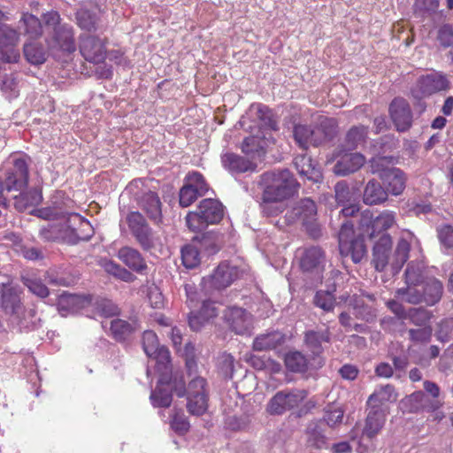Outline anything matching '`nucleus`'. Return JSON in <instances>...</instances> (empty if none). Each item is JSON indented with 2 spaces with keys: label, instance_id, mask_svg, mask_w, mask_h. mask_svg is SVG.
<instances>
[{
  "label": "nucleus",
  "instance_id": "obj_1",
  "mask_svg": "<svg viewBox=\"0 0 453 453\" xmlns=\"http://www.w3.org/2000/svg\"><path fill=\"white\" fill-rule=\"evenodd\" d=\"M258 185L263 190L262 206L267 210L271 203H280L292 197L298 190L299 184L288 169L266 172L260 175Z\"/></svg>",
  "mask_w": 453,
  "mask_h": 453
},
{
  "label": "nucleus",
  "instance_id": "obj_2",
  "mask_svg": "<svg viewBox=\"0 0 453 453\" xmlns=\"http://www.w3.org/2000/svg\"><path fill=\"white\" fill-rule=\"evenodd\" d=\"M12 166L6 171L4 181L5 191H19V196L15 197L14 205L19 211L26 210L38 204L42 196L37 191L29 194L22 193L28 183V165L26 157L12 155L10 158Z\"/></svg>",
  "mask_w": 453,
  "mask_h": 453
},
{
  "label": "nucleus",
  "instance_id": "obj_3",
  "mask_svg": "<svg viewBox=\"0 0 453 453\" xmlns=\"http://www.w3.org/2000/svg\"><path fill=\"white\" fill-rule=\"evenodd\" d=\"M338 132V122L334 118L318 117L315 124H297L293 128V137L299 148L306 150L333 140Z\"/></svg>",
  "mask_w": 453,
  "mask_h": 453
},
{
  "label": "nucleus",
  "instance_id": "obj_4",
  "mask_svg": "<svg viewBox=\"0 0 453 453\" xmlns=\"http://www.w3.org/2000/svg\"><path fill=\"white\" fill-rule=\"evenodd\" d=\"M90 228V224L77 213L64 217L58 223H48L40 229V236L47 242H73L76 239L84 238L81 232Z\"/></svg>",
  "mask_w": 453,
  "mask_h": 453
},
{
  "label": "nucleus",
  "instance_id": "obj_5",
  "mask_svg": "<svg viewBox=\"0 0 453 453\" xmlns=\"http://www.w3.org/2000/svg\"><path fill=\"white\" fill-rule=\"evenodd\" d=\"M21 292L13 287L0 285V307L10 316L12 323L20 327H27L28 319H33L35 311L33 309L26 310L21 303Z\"/></svg>",
  "mask_w": 453,
  "mask_h": 453
},
{
  "label": "nucleus",
  "instance_id": "obj_6",
  "mask_svg": "<svg viewBox=\"0 0 453 453\" xmlns=\"http://www.w3.org/2000/svg\"><path fill=\"white\" fill-rule=\"evenodd\" d=\"M339 250L342 257H350L354 263H359L366 253L363 238L355 235L353 224L349 221L342 225Z\"/></svg>",
  "mask_w": 453,
  "mask_h": 453
},
{
  "label": "nucleus",
  "instance_id": "obj_7",
  "mask_svg": "<svg viewBox=\"0 0 453 453\" xmlns=\"http://www.w3.org/2000/svg\"><path fill=\"white\" fill-rule=\"evenodd\" d=\"M395 224L396 213L389 210L382 211L375 218L370 211L366 210L361 214L359 221L360 227L370 239L380 237Z\"/></svg>",
  "mask_w": 453,
  "mask_h": 453
},
{
  "label": "nucleus",
  "instance_id": "obj_8",
  "mask_svg": "<svg viewBox=\"0 0 453 453\" xmlns=\"http://www.w3.org/2000/svg\"><path fill=\"white\" fill-rule=\"evenodd\" d=\"M307 397L304 389H285L277 392L267 403L266 410L272 415H281L298 407Z\"/></svg>",
  "mask_w": 453,
  "mask_h": 453
},
{
  "label": "nucleus",
  "instance_id": "obj_9",
  "mask_svg": "<svg viewBox=\"0 0 453 453\" xmlns=\"http://www.w3.org/2000/svg\"><path fill=\"white\" fill-rule=\"evenodd\" d=\"M346 148L339 146L330 157L327 163L336 160L333 172L339 176H346L359 170L365 163V157L358 152H348Z\"/></svg>",
  "mask_w": 453,
  "mask_h": 453
},
{
  "label": "nucleus",
  "instance_id": "obj_10",
  "mask_svg": "<svg viewBox=\"0 0 453 453\" xmlns=\"http://www.w3.org/2000/svg\"><path fill=\"white\" fill-rule=\"evenodd\" d=\"M172 391H174L180 397L185 395V382L181 375L174 373L173 378H168L167 382L163 384L158 380V384L151 392L150 400L155 407H168L172 403Z\"/></svg>",
  "mask_w": 453,
  "mask_h": 453
},
{
  "label": "nucleus",
  "instance_id": "obj_11",
  "mask_svg": "<svg viewBox=\"0 0 453 453\" xmlns=\"http://www.w3.org/2000/svg\"><path fill=\"white\" fill-rule=\"evenodd\" d=\"M205 379L197 376L188 383L187 390L188 411L196 416L203 415L208 407V394Z\"/></svg>",
  "mask_w": 453,
  "mask_h": 453
},
{
  "label": "nucleus",
  "instance_id": "obj_12",
  "mask_svg": "<svg viewBox=\"0 0 453 453\" xmlns=\"http://www.w3.org/2000/svg\"><path fill=\"white\" fill-rule=\"evenodd\" d=\"M238 277V269L227 262L220 263L213 273L203 279L202 285L205 291L220 290L230 286Z\"/></svg>",
  "mask_w": 453,
  "mask_h": 453
},
{
  "label": "nucleus",
  "instance_id": "obj_13",
  "mask_svg": "<svg viewBox=\"0 0 453 453\" xmlns=\"http://www.w3.org/2000/svg\"><path fill=\"white\" fill-rule=\"evenodd\" d=\"M411 248L421 250L419 240L409 230H402L392 257L391 267L398 272L409 258Z\"/></svg>",
  "mask_w": 453,
  "mask_h": 453
},
{
  "label": "nucleus",
  "instance_id": "obj_14",
  "mask_svg": "<svg viewBox=\"0 0 453 453\" xmlns=\"http://www.w3.org/2000/svg\"><path fill=\"white\" fill-rule=\"evenodd\" d=\"M224 320L229 329L236 334H250L253 327V317L245 309L232 306L224 311Z\"/></svg>",
  "mask_w": 453,
  "mask_h": 453
},
{
  "label": "nucleus",
  "instance_id": "obj_15",
  "mask_svg": "<svg viewBox=\"0 0 453 453\" xmlns=\"http://www.w3.org/2000/svg\"><path fill=\"white\" fill-rule=\"evenodd\" d=\"M449 88V81L443 74L432 73L418 79L412 94L416 98L421 99Z\"/></svg>",
  "mask_w": 453,
  "mask_h": 453
},
{
  "label": "nucleus",
  "instance_id": "obj_16",
  "mask_svg": "<svg viewBox=\"0 0 453 453\" xmlns=\"http://www.w3.org/2000/svg\"><path fill=\"white\" fill-rule=\"evenodd\" d=\"M80 51L87 61L95 64L102 63L106 57L104 42L90 35L81 36Z\"/></svg>",
  "mask_w": 453,
  "mask_h": 453
},
{
  "label": "nucleus",
  "instance_id": "obj_17",
  "mask_svg": "<svg viewBox=\"0 0 453 453\" xmlns=\"http://www.w3.org/2000/svg\"><path fill=\"white\" fill-rule=\"evenodd\" d=\"M392 238L383 234L374 242L372 248V264L377 271L382 272L392 261Z\"/></svg>",
  "mask_w": 453,
  "mask_h": 453
},
{
  "label": "nucleus",
  "instance_id": "obj_18",
  "mask_svg": "<svg viewBox=\"0 0 453 453\" xmlns=\"http://www.w3.org/2000/svg\"><path fill=\"white\" fill-rule=\"evenodd\" d=\"M389 113L398 131L404 132L411 126V111L409 104L404 99H394L389 106Z\"/></svg>",
  "mask_w": 453,
  "mask_h": 453
},
{
  "label": "nucleus",
  "instance_id": "obj_19",
  "mask_svg": "<svg viewBox=\"0 0 453 453\" xmlns=\"http://www.w3.org/2000/svg\"><path fill=\"white\" fill-rule=\"evenodd\" d=\"M53 48H58L64 51L73 52L76 50L73 27L68 24H63L55 27L51 40L49 42Z\"/></svg>",
  "mask_w": 453,
  "mask_h": 453
},
{
  "label": "nucleus",
  "instance_id": "obj_20",
  "mask_svg": "<svg viewBox=\"0 0 453 453\" xmlns=\"http://www.w3.org/2000/svg\"><path fill=\"white\" fill-rule=\"evenodd\" d=\"M380 180L392 196H400L406 186V175L399 168H392L382 173Z\"/></svg>",
  "mask_w": 453,
  "mask_h": 453
},
{
  "label": "nucleus",
  "instance_id": "obj_21",
  "mask_svg": "<svg viewBox=\"0 0 453 453\" xmlns=\"http://www.w3.org/2000/svg\"><path fill=\"white\" fill-rule=\"evenodd\" d=\"M91 299L87 296L64 293L59 296L58 308L63 316L68 312H75L88 306Z\"/></svg>",
  "mask_w": 453,
  "mask_h": 453
},
{
  "label": "nucleus",
  "instance_id": "obj_22",
  "mask_svg": "<svg viewBox=\"0 0 453 453\" xmlns=\"http://www.w3.org/2000/svg\"><path fill=\"white\" fill-rule=\"evenodd\" d=\"M386 416L385 409H371L367 414L362 435L368 439L376 437L385 425Z\"/></svg>",
  "mask_w": 453,
  "mask_h": 453
},
{
  "label": "nucleus",
  "instance_id": "obj_23",
  "mask_svg": "<svg viewBox=\"0 0 453 453\" xmlns=\"http://www.w3.org/2000/svg\"><path fill=\"white\" fill-rule=\"evenodd\" d=\"M118 257L129 269L138 273H143L147 269V264L144 258L140 252L134 248L128 246L120 248L118 251Z\"/></svg>",
  "mask_w": 453,
  "mask_h": 453
},
{
  "label": "nucleus",
  "instance_id": "obj_24",
  "mask_svg": "<svg viewBox=\"0 0 453 453\" xmlns=\"http://www.w3.org/2000/svg\"><path fill=\"white\" fill-rule=\"evenodd\" d=\"M272 139L271 134L258 130L257 134L245 138L242 144V150L246 155L260 156L264 153L265 149L268 146Z\"/></svg>",
  "mask_w": 453,
  "mask_h": 453
},
{
  "label": "nucleus",
  "instance_id": "obj_25",
  "mask_svg": "<svg viewBox=\"0 0 453 453\" xmlns=\"http://www.w3.org/2000/svg\"><path fill=\"white\" fill-rule=\"evenodd\" d=\"M197 209L202 215L201 217L208 224L219 223L224 215L223 205L216 199L207 198L202 200Z\"/></svg>",
  "mask_w": 453,
  "mask_h": 453
},
{
  "label": "nucleus",
  "instance_id": "obj_26",
  "mask_svg": "<svg viewBox=\"0 0 453 453\" xmlns=\"http://www.w3.org/2000/svg\"><path fill=\"white\" fill-rule=\"evenodd\" d=\"M397 393L394 386L387 384L377 388L369 396L367 404L370 409H384L383 405L388 403H394L397 400Z\"/></svg>",
  "mask_w": 453,
  "mask_h": 453
},
{
  "label": "nucleus",
  "instance_id": "obj_27",
  "mask_svg": "<svg viewBox=\"0 0 453 453\" xmlns=\"http://www.w3.org/2000/svg\"><path fill=\"white\" fill-rule=\"evenodd\" d=\"M294 165L301 177H303L312 182H319L322 179V173L317 165L307 155H299L295 157Z\"/></svg>",
  "mask_w": 453,
  "mask_h": 453
},
{
  "label": "nucleus",
  "instance_id": "obj_28",
  "mask_svg": "<svg viewBox=\"0 0 453 453\" xmlns=\"http://www.w3.org/2000/svg\"><path fill=\"white\" fill-rule=\"evenodd\" d=\"M221 160L224 167L233 173L254 172L257 168L256 163L234 153L223 155Z\"/></svg>",
  "mask_w": 453,
  "mask_h": 453
},
{
  "label": "nucleus",
  "instance_id": "obj_29",
  "mask_svg": "<svg viewBox=\"0 0 453 453\" xmlns=\"http://www.w3.org/2000/svg\"><path fill=\"white\" fill-rule=\"evenodd\" d=\"M138 203L150 219L155 222L160 221L162 216L161 202L155 192L148 191L143 193L138 198Z\"/></svg>",
  "mask_w": 453,
  "mask_h": 453
},
{
  "label": "nucleus",
  "instance_id": "obj_30",
  "mask_svg": "<svg viewBox=\"0 0 453 453\" xmlns=\"http://www.w3.org/2000/svg\"><path fill=\"white\" fill-rule=\"evenodd\" d=\"M422 295L424 296V303L427 305H434L437 303L443 293L442 283L434 277H426L420 284Z\"/></svg>",
  "mask_w": 453,
  "mask_h": 453
},
{
  "label": "nucleus",
  "instance_id": "obj_31",
  "mask_svg": "<svg viewBox=\"0 0 453 453\" xmlns=\"http://www.w3.org/2000/svg\"><path fill=\"white\" fill-rule=\"evenodd\" d=\"M386 188L376 180H371L365 187L363 201L367 205L380 204L388 200Z\"/></svg>",
  "mask_w": 453,
  "mask_h": 453
},
{
  "label": "nucleus",
  "instance_id": "obj_32",
  "mask_svg": "<svg viewBox=\"0 0 453 453\" xmlns=\"http://www.w3.org/2000/svg\"><path fill=\"white\" fill-rule=\"evenodd\" d=\"M250 112L254 115L255 119L260 122L262 131L270 134L268 131L276 130L277 121L275 120L272 111L261 104H252Z\"/></svg>",
  "mask_w": 453,
  "mask_h": 453
},
{
  "label": "nucleus",
  "instance_id": "obj_33",
  "mask_svg": "<svg viewBox=\"0 0 453 453\" xmlns=\"http://www.w3.org/2000/svg\"><path fill=\"white\" fill-rule=\"evenodd\" d=\"M151 357L154 358L157 362L156 368L160 373L159 379L161 384L167 382L168 378H173L174 374H173L172 367L170 365V352L165 347L161 346L155 351Z\"/></svg>",
  "mask_w": 453,
  "mask_h": 453
},
{
  "label": "nucleus",
  "instance_id": "obj_34",
  "mask_svg": "<svg viewBox=\"0 0 453 453\" xmlns=\"http://www.w3.org/2000/svg\"><path fill=\"white\" fill-rule=\"evenodd\" d=\"M324 262V255L320 248L305 249L300 258L301 268L305 272L319 270Z\"/></svg>",
  "mask_w": 453,
  "mask_h": 453
},
{
  "label": "nucleus",
  "instance_id": "obj_35",
  "mask_svg": "<svg viewBox=\"0 0 453 453\" xmlns=\"http://www.w3.org/2000/svg\"><path fill=\"white\" fill-rule=\"evenodd\" d=\"M139 328L140 326L135 320L128 322L120 319H115L110 323L111 335L117 341L126 340Z\"/></svg>",
  "mask_w": 453,
  "mask_h": 453
},
{
  "label": "nucleus",
  "instance_id": "obj_36",
  "mask_svg": "<svg viewBox=\"0 0 453 453\" xmlns=\"http://www.w3.org/2000/svg\"><path fill=\"white\" fill-rule=\"evenodd\" d=\"M368 135V127L365 126H354L346 134L344 142L341 147L348 150H354L363 145Z\"/></svg>",
  "mask_w": 453,
  "mask_h": 453
},
{
  "label": "nucleus",
  "instance_id": "obj_37",
  "mask_svg": "<svg viewBox=\"0 0 453 453\" xmlns=\"http://www.w3.org/2000/svg\"><path fill=\"white\" fill-rule=\"evenodd\" d=\"M284 342V336L280 332L261 334L255 338L253 349L257 351L273 349Z\"/></svg>",
  "mask_w": 453,
  "mask_h": 453
},
{
  "label": "nucleus",
  "instance_id": "obj_38",
  "mask_svg": "<svg viewBox=\"0 0 453 453\" xmlns=\"http://www.w3.org/2000/svg\"><path fill=\"white\" fill-rule=\"evenodd\" d=\"M407 402L411 405L410 411L411 412H417L420 410L435 411L441 405L437 400L430 401L421 391L411 394L408 397Z\"/></svg>",
  "mask_w": 453,
  "mask_h": 453
},
{
  "label": "nucleus",
  "instance_id": "obj_39",
  "mask_svg": "<svg viewBox=\"0 0 453 453\" xmlns=\"http://www.w3.org/2000/svg\"><path fill=\"white\" fill-rule=\"evenodd\" d=\"M330 336L327 330L322 332L309 331L305 334V343L307 348L315 355L319 356L322 351V343L329 342Z\"/></svg>",
  "mask_w": 453,
  "mask_h": 453
},
{
  "label": "nucleus",
  "instance_id": "obj_40",
  "mask_svg": "<svg viewBox=\"0 0 453 453\" xmlns=\"http://www.w3.org/2000/svg\"><path fill=\"white\" fill-rule=\"evenodd\" d=\"M406 285L407 287L405 288H402L397 289L396 296L399 297L402 301L412 304L424 303V296L422 295L420 285Z\"/></svg>",
  "mask_w": 453,
  "mask_h": 453
},
{
  "label": "nucleus",
  "instance_id": "obj_41",
  "mask_svg": "<svg viewBox=\"0 0 453 453\" xmlns=\"http://www.w3.org/2000/svg\"><path fill=\"white\" fill-rule=\"evenodd\" d=\"M102 266L106 273L123 281L133 282L136 279L131 272L111 260H104Z\"/></svg>",
  "mask_w": 453,
  "mask_h": 453
},
{
  "label": "nucleus",
  "instance_id": "obj_42",
  "mask_svg": "<svg viewBox=\"0 0 453 453\" xmlns=\"http://www.w3.org/2000/svg\"><path fill=\"white\" fill-rule=\"evenodd\" d=\"M295 214L304 223L312 221L317 214L315 203L310 198L302 199L294 209Z\"/></svg>",
  "mask_w": 453,
  "mask_h": 453
},
{
  "label": "nucleus",
  "instance_id": "obj_43",
  "mask_svg": "<svg viewBox=\"0 0 453 453\" xmlns=\"http://www.w3.org/2000/svg\"><path fill=\"white\" fill-rule=\"evenodd\" d=\"M424 265L421 262H411L405 270V283L420 285L426 277L424 276Z\"/></svg>",
  "mask_w": 453,
  "mask_h": 453
},
{
  "label": "nucleus",
  "instance_id": "obj_44",
  "mask_svg": "<svg viewBox=\"0 0 453 453\" xmlns=\"http://www.w3.org/2000/svg\"><path fill=\"white\" fill-rule=\"evenodd\" d=\"M24 55L28 62L33 65H40L46 60V52L43 48L36 42H29L24 46Z\"/></svg>",
  "mask_w": 453,
  "mask_h": 453
},
{
  "label": "nucleus",
  "instance_id": "obj_45",
  "mask_svg": "<svg viewBox=\"0 0 453 453\" xmlns=\"http://www.w3.org/2000/svg\"><path fill=\"white\" fill-rule=\"evenodd\" d=\"M287 368L295 372H303L307 370L306 357L299 351L289 352L285 357Z\"/></svg>",
  "mask_w": 453,
  "mask_h": 453
},
{
  "label": "nucleus",
  "instance_id": "obj_46",
  "mask_svg": "<svg viewBox=\"0 0 453 453\" xmlns=\"http://www.w3.org/2000/svg\"><path fill=\"white\" fill-rule=\"evenodd\" d=\"M23 284L28 288V290L40 298H46L50 290L42 280L35 276H23Z\"/></svg>",
  "mask_w": 453,
  "mask_h": 453
},
{
  "label": "nucleus",
  "instance_id": "obj_47",
  "mask_svg": "<svg viewBox=\"0 0 453 453\" xmlns=\"http://www.w3.org/2000/svg\"><path fill=\"white\" fill-rule=\"evenodd\" d=\"M184 185L194 189L202 196H204L209 189V186L203 176L198 172L189 173L185 178Z\"/></svg>",
  "mask_w": 453,
  "mask_h": 453
},
{
  "label": "nucleus",
  "instance_id": "obj_48",
  "mask_svg": "<svg viewBox=\"0 0 453 453\" xmlns=\"http://www.w3.org/2000/svg\"><path fill=\"white\" fill-rule=\"evenodd\" d=\"M181 259L183 265L187 268H194L200 263L198 250L193 245H186L181 250Z\"/></svg>",
  "mask_w": 453,
  "mask_h": 453
},
{
  "label": "nucleus",
  "instance_id": "obj_49",
  "mask_svg": "<svg viewBox=\"0 0 453 453\" xmlns=\"http://www.w3.org/2000/svg\"><path fill=\"white\" fill-rule=\"evenodd\" d=\"M394 164V158L392 157H372L370 160V168L371 172L373 174H378L380 179L381 178L382 173L387 171H389L393 167H390V165Z\"/></svg>",
  "mask_w": 453,
  "mask_h": 453
},
{
  "label": "nucleus",
  "instance_id": "obj_50",
  "mask_svg": "<svg viewBox=\"0 0 453 453\" xmlns=\"http://www.w3.org/2000/svg\"><path fill=\"white\" fill-rule=\"evenodd\" d=\"M314 304L325 311H330L334 309L335 304V298L330 291L319 290L316 293Z\"/></svg>",
  "mask_w": 453,
  "mask_h": 453
},
{
  "label": "nucleus",
  "instance_id": "obj_51",
  "mask_svg": "<svg viewBox=\"0 0 453 453\" xmlns=\"http://www.w3.org/2000/svg\"><path fill=\"white\" fill-rule=\"evenodd\" d=\"M22 21L26 27V33L30 35L31 37H37L42 35V28L39 19L30 13H24Z\"/></svg>",
  "mask_w": 453,
  "mask_h": 453
},
{
  "label": "nucleus",
  "instance_id": "obj_52",
  "mask_svg": "<svg viewBox=\"0 0 453 453\" xmlns=\"http://www.w3.org/2000/svg\"><path fill=\"white\" fill-rule=\"evenodd\" d=\"M19 33L6 24H0V47L11 44V46H17L19 42Z\"/></svg>",
  "mask_w": 453,
  "mask_h": 453
},
{
  "label": "nucleus",
  "instance_id": "obj_53",
  "mask_svg": "<svg viewBox=\"0 0 453 453\" xmlns=\"http://www.w3.org/2000/svg\"><path fill=\"white\" fill-rule=\"evenodd\" d=\"M334 192L336 201L339 203L344 204L356 200L355 193L349 189V186L344 181L336 183Z\"/></svg>",
  "mask_w": 453,
  "mask_h": 453
},
{
  "label": "nucleus",
  "instance_id": "obj_54",
  "mask_svg": "<svg viewBox=\"0 0 453 453\" xmlns=\"http://www.w3.org/2000/svg\"><path fill=\"white\" fill-rule=\"evenodd\" d=\"M201 213L198 209L196 211H189L186 217V223L188 227L193 232H202L209 225L201 217Z\"/></svg>",
  "mask_w": 453,
  "mask_h": 453
},
{
  "label": "nucleus",
  "instance_id": "obj_55",
  "mask_svg": "<svg viewBox=\"0 0 453 453\" xmlns=\"http://www.w3.org/2000/svg\"><path fill=\"white\" fill-rule=\"evenodd\" d=\"M79 27L87 31L96 30V18L87 10H81L76 14Z\"/></svg>",
  "mask_w": 453,
  "mask_h": 453
},
{
  "label": "nucleus",
  "instance_id": "obj_56",
  "mask_svg": "<svg viewBox=\"0 0 453 453\" xmlns=\"http://www.w3.org/2000/svg\"><path fill=\"white\" fill-rule=\"evenodd\" d=\"M16 252L31 261L42 260L44 257L42 250L33 246L19 244L16 246Z\"/></svg>",
  "mask_w": 453,
  "mask_h": 453
},
{
  "label": "nucleus",
  "instance_id": "obj_57",
  "mask_svg": "<svg viewBox=\"0 0 453 453\" xmlns=\"http://www.w3.org/2000/svg\"><path fill=\"white\" fill-rule=\"evenodd\" d=\"M142 347L148 357H152L157 349L160 348L157 336L153 331H145L142 334Z\"/></svg>",
  "mask_w": 453,
  "mask_h": 453
},
{
  "label": "nucleus",
  "instance_id": "obj_58",
  "mask_svg": "<svg viewBox=\"0 0 453 453\" xmlns=\"http://www.w3.org/2000/svg\"><path fill=\"white\" fill-rule=\"evenodd\" d=\"M144 250L151 249L155 244L152 230L148 226L133 234Z\"/></svg>",
  "mask_w": 453,
  "mask_h": 453
},
{
  "label": "nucleus",
  "instance_id": "obj_59",
  "mask_svg": "<svg viewBox=\"0 0 453 453\" xmlns=\"http://www.w3.org/2000/svg\"><path fill=\"white\" fill-rule=\"evenodd\" d=\"M409 317L411 321L421 326H428L426 324L430 321L432 314L426 309H411L410 310Z\"/></svg>",
  "mask_w": 453,
  "mask_h": 453
},
{
  "label": "nucleus",
  "instance_id": "obj_60",
  "mask_svg": "<svg viewBox=\"0 0 453 453\" xmlns=\"http://www.w3.org/2000/svg\"><path fill=\"white\" fill-rule=\"evenodd\" d=\"M19 51L17 46H11V44H6V46L0 47V64L1 63H17L19 59Z\"/></svg>",
  "mask_w": 453,
  "mask_h": 453
},
{
  "label": "nucleus",
  "instance_id": "obj_61",
  "mask_svg": "<svg viewBox=\"0 0 453 453\" xmlns=\"http://www.w3.org/2000/svg\"><path fill=\"white\" fill-rule=\"evenodd\" d=\"M437 337L441 342L453 340V318L445 319L440 322Z\"/></svg>",
  "mask_w": 453,
  "mask_h": 453
},
{
  "label": "nucleus",
  "instance_id": "obj_62",
  "mask_svg": "<svg viewBox=\"0 0 453 453\" xmlns=\"http://www.w3.org/2000/svg\"><path fill=\"white\" fill-rule=\"evenodd\" d=\"M199 196L194 189L188 188L186 185L180 190L179 198H180V205L181 207H188L191 205Z\"/></svg>",
  "mask_w": 453,
  "mask_h": 453
},
{
  "label": "nucleus",
  "instance_id": "obj_63",
  "mask_svg": "<svg viewBox=\"0 0 453 453\" xmlns=\"http://www.w3.org/2000/svg\"><path fill=\"white\" fill-rule=\"evenodd\" d=\"M433 329L431 326H422L418 329H410V339L416 342H426L431 339Z\"/></svg>",
  "mask_w": 453,
  "mask_h": 453
},
{
  "label": "nucleus",
  "instance_id": "obj_64",
  "mask_svg": "<svg viewBox=\"0 0 453 453\" xmlns=\"http://www.w3.org/2000/svg\"><path fill=\"white\" fill-rule=\"evenodd\" d=\"M127 220L128 226L130 227L133 234L148 226L145 219L138 211H133L129 213Z\"/></svg>",
  "mask_w": 453,
  "mask_h": 453
}]
</instances>
